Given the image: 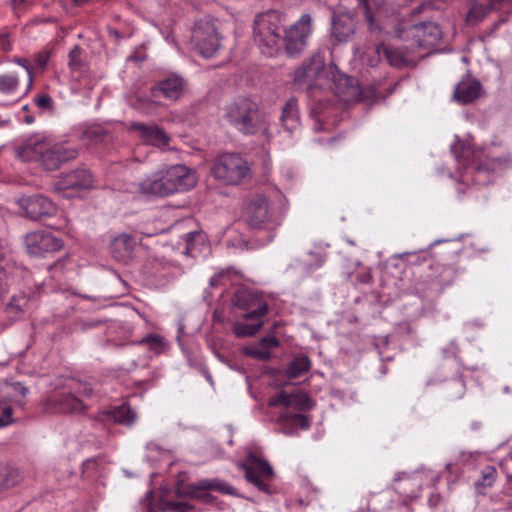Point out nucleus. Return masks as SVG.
<instances>
[{
	"instance_id": "1",
	"label": "nucleus",
	"mask_w": 512,
	"mask_h": 512,
	"mask_svg": "<svg viewBox=\"0 0 512 512\" xmlns=\"http://www.w3.org/2000/svg\"><path fill=\"white\" fill-rule=\"evenodd\" d=\"M196 185L195 174L184 165H173L134 185L132 192L140 195L168 196Z\"/></svg>"
},
{
	"instance_id": "2",
	"label": "nucleus",
	"mask_w": 512,
	"mask_h": 512,
	"mask_svg": "<svg viewBox=\"0 0 512 512\" xmlns=\"http://www.w3.org/2000/svg\"><path fill=\"white\" fill-rule=\"evenodd\" d=\"M224 119L244 135H256L261 132L269 137V125L265 115L256 102L249 98H240L224 108Z\"/></svg>"
},
{
	"instance_id": "3",
	"label": "nucleus",
	"mask_w": 512,
	"mask_h": 512,
	"mask_svg": "<svg viewBox=\"0 0 512 512\" xmlns=\"http://www.w3.org/2000/svg\"><path fill=\"white\" fill-rule=\"evenodd\" d=\"M285 23V14L278 10L272 9L256 15L253 37L262 54L273 57L280 51Z\"/></svg>"
},
{
	"instance_id": "4",
	"label": "nucleus",
	"mask_w": 512,
	"mask_h": 512,
	"mask_svg": "<svg viewBox=\"0 0 512 512\" xmlns=\"http://www.w3.org/2000/svg\"><path fill=\"white\" fill-rule=\"evenodd\" d=\"M18 156L24 161L38 162L45 170L53 171L78 156L76 148L63 145H50L45 141H30L18 150Z\"/></svg>"
},
{
	"instance_id": "5",
	"label": "nucleus",
	"mask_w": 512,
	"mask_h": 512,
	"mask_svg": "<svg viewBox=\"0 0 512 512\" xmlns=\"http://www.w3.org/2000/svg\"><path fill=\"white\" fill-rule=\"evenodd\" d=\"M213 176L228 185H238L250 176L247 161L237 153H223L213 163Z\"/></svg>"
},
{
	"instance_id": "6",
	"label": "nucleus",
	"mask_w": 512,
	"mask_h": 512,
	"mask_svg": "<svg viewBox=\"0 0 512 512\" xmlns=\"http://www.w3.org/2000/svg\"><path fill=\"white\" fill-rule=\"evenodd\" d=\"M238 466L244 471L247 482L260 491L269 492V482L274 478V470L267 460L257 452L249 451L245 461L240 462Z\"/></svg>"
},
{
	"instance_id": "7",
	"label": "nucleus",
	"mask_w": 512,
	"mask_h": 512,
	"mask_svg": "<svg viewBox=\"0 0 512 512\" xmlns=\"http://www.w3.org/2000/svg\"><path fill=\"white\" fill-rule=\"evenodd\" d=\"M313 31V19L310 14L301 15L288 29L284 30L282 43L287 55L294 57L304 51L307 46L308 38Z\"/></svg>"
},
{
	"instance_id": "8",
	"label": "nucleus",
	"mask_w": 512,
	"mask_h": 512,
	"mask_svg": "<svg viewBox=\"0 0 512 512\" xmlns=\"http://www.w3.org/2000/svg\"><path fill=\"white\" fill-rule=\"evenodd\" d=\"M211 490L222 494L237 495L236 489L233 486L219 479H203L196 483L187 484V486H184L179 481L177 492L179 495L188 496L190 500H200L208 503L213 500V496L209 493Z\"/></svg>"
},
{
	"instance_id": "9",
	"label": "nucleus",
	"mask_w": 512,
	"mask_h": 512,
	"mask_svg": "<svg viewBox=\"0 0 512 512\" xmlns=\"http://www.w3.org/2000/svg\"><path fill=\"white\" fill-rule=\"evenodd\" d=\"M325 74V64L322 58L313 56L294 71L293 82L298 89L311 90L325 85L322 81Z\"/></svg>"
},
{
	"instance_id": "10",
	"label": "nucleus",
	"mask_w": 512,
	"mask_h": 512,
	"mask_svg": "<svg viewBox=\"0 0 512 512\" xmlns=\"http://www.w3.org/2000/svg\"><path fill=\"white\" fill-rule=\"evenodd\" d=\"M192 40L204 57H211L220 47V38L213 21L200 20L192 31Z\"/></svg>"
},
{
	"instance_id": "11",
	"label": "nucleus",
	"mask_w": 512,
	"mask_h": 512,
	"mask_svg": "<svg viewBox=\"0 0 512 512\" xmlns=\"http://www.w3.org/2000/svg\"><path fill=\"white\" fill-rule=\"evenodd\" d=\"M245 221L252 229H264L273 222V211L268 198L262 194L253 196L245 209Z\"/></svg>"
},
{
	"instance_id": "12",
	"label": "nucleus",
	"mask_w": 512,
	"mask_h": 512,
	"mask_svg": "<svg viewBox=\"0 0 512 512\" xmlns=\"http://www.w3.org/2000/svg\"><path fill=\"white\" fill-rule=\"evenodd\" d=\"M233 303L236 307L247 311L243 315L246 320L262 318L268 313L267 302L257 291L240 289L235 293Z\"/></svg>"
},
{
	"instance_id": "13",
	"label": "nucleus",
	"mask_w": 512,
	"mask_h": 512,
	"mask_svg": "<svg viewBox=\"0 0 512 512\" xmlns=\"http://www.w3.org/2000/svg\"><path fill=\"white\" fill-rule=\"evenodd\" d=\"M24 242L27 253L32 256L56 252L63 247V241L60 238L44 230L27 233Z\"/></svg>"
},
{
	"instance_id": "14",
	"label": "nucleus",
	"mask_w": 512,
	"mask_h": 512,
	"mask_svg": "<svg viewBox=\"0 0 512 512\" xmlns=\"http://www.w3.org/2000/svg\"><path fill=\"white\" fill-rule=\"evenodd\" d=\"M18 203L26 216L33 220L51 217L57 211L56 205L49 198L39 194L23 196Z\"/></svg>"
},
{
	"instance_id": "15",
	"label": "nucleus",
	"mask_w": 512,
	"mask_h": 512,
	"mask_svg": "<svg viewBox=\"0 0 512 512\" xmlns=\"http://www.w3.org/2000/svg\"><path fill=\"white\" fill-rule=\"evenodd\" d=\"M88 406L75 393L62 392L49 397L45 403L50 413H83Z\"/></svg>"
},
{
	"instance_id": "16",
	"label": "nucleus",
	"mask_w": 512,
	"mask_h": 512,
	"mask_svg": "<svg viewBox=\"0 0 512 512\" xmlns=\"http://www.w3.org/2000/svg\"><path fill=\"white\" fill-rule=\"evenodd\" d=\"M142 504L147 509V512H185L193 509V506L188 501L170 500L166 495L155 494L153 491L147 493Z\"/></svg>"
},
{
	"instance_id": "17",
	"label": "nucleus",
	"mask_w": 512,
	"mask_h": 512,
	"mask_svg": "<svg viewBox=\"0 0 512 512\" xmlns=\"http://www.w3.org/2000/svg\"><path fill=\"white\" fill-rule=\"evenodd\" d=\"M364 9L365 20L371 33L381 32L379 18L387 15L388 4L385 0H358Z\"/></svg>"
},
{
	"instance_id": "18",
	"label": "nucleus",
	"mask_w": 512,
	"mask_h": 512,
	"mask_svg": "<svg viewBox=\"0 0 512 512\" xmlns=\"http://www.w3.org/2000/svg\"><path fill=\"white\" fill-rule=\"evenodd\" d=\"M93 185V177L87 169L71 171L54 184L56 190L88 189Z\"/></svg>"
},
{
	"instance_id": "19",
	"label": "nucleus",
	"mask_w": 512,
	"mask_h": 512,
	"mask_svg": "<svg viewBox=\"0 0 512 512\" xmlns=\"http://www.w3.org/2000/svg\"><path fill=\"white\" fill-rule=\"evenodd\" d=\"M184 80L176 75L167 77L151 87V97L158 98L163 95L170 100L179 99L184 91Z\"/></svg>"
},
{
	"instance_id": "20",
	"label": "nucleus",
	"mask_w": 512,
	"mask_h": 512,
	"mask_svg": "<svg viewBox=\"0 0 512 512\" xmlns=\"http://www.w3.org/2000/svg\"><path fill=\"white\" fill-rule=\"evenodd\" d=\"M129 127L131 130L138 131L140 133V137L151 145L166 147L170 142V137L157 125H146L139 122H131Z\"/></svg>"
},
{
	"instance_id": "21",
	"label": "nucleus",
	"mask_w": 512,
	"mask_h": 512,
	"mask_svg": "<svg viewBox=\"0 0 512 512\" xmlns=\"http://www.w3.org/2000/svg\"><path fill=\"white\" fill-rule=\"evenodd\" d=\"M356 22L352 14L339 13L332 19L331 35L339 43L347 41L355 32Z\"/></svg>"
},
{
	"instance_id": "22",
	"label": "nucleus",
	"mask_w": 512,
	"mask_h": 512,
	"mask_svg": "<svg viewBox=\"0 0 512 512\" xmlns=\"http://www.w3.org/2000/svg\"><path fill=\"white\" fill-rule=\"evenodd\" d=\"M136 247L135 238L128 233H121L115 236L110 243V249L113 257L123 263H127Z\"/></svg>"
},
{
	"instance_id": "23",
	"label": "nucleus",
	"mask_w": 512,
	"mask_h": 512,
	"mask_svg": "<svg viewBox=\"0 0 512 512\" xmlns=\"http://www.w3.org/2000/svg\"><path fill=\"white\" fill-rule=\"evenodd\" d=\"M419 47L429 48L437 45L441 40V30L435 23H419L412 27Z\"/></svg>"
},
{
	"instance_id": "24",
	"label": "nucleus",
	"mask_w": 512,
	"mask_h": 512,
	"mask_svg": "<svg viewBox=\"0 0 512 512\" xmlns=\"http://www.w3.org/2000/svg\"><path fill=\"white\" fill-rule=\"evenodd\" d=\"M335 84V93L344 102H355L360 99V89L356 85L354 78L346 75H339L338 78L333 76Z\"/></svg>"
},
{
	"instance_id": "25",
	"label": "nucleus",
	"mask_w": 512,
	"mask_h": 512,
	"mask_svg": "<svg viewBox=\"0 0 512 512\" xmlns=\"http://www.w3.org/2000/svg\"><path fill=\"white\" fill-rule=\"evenodd\" d=\"M481 84L478 80L467 77L459 82L454 89V98L461 104H468L480 95Z\"/></svg>"
},
{
	"instance_id": "26",
	"label": "nucleus",
	"mask_w": 512,
	"mask_h": 512,
	"mask_svg": "<svg viewBox=\"0 0 512 512\" xmlns=\"http://www.w3.org/2000/svg\"><path fill=\"white\" fill-rule=\"evenodd\" d=\"M24 479L19 468L5 462H0V491L19 485Z\"/></svg>"
},
{
	"instance_id": "27",
	"label": "nucleus",
	"mask_w": 512,
	"mask_h": 512,
	"mask_svg": "<svg viewBox=\"0 0 512 512\" xmlns=\"http://www.w3.org/2000/svg\"><path fill=\"white\" fill-rule=\"evenodd\" d=\"M20 73L9 71L0 75V94L6 96H20L24 91L20 89Z\"/></svg>"
},
{
	"instance_id": "28",
	"label": "nucleus",
	"mask_w": 512,
	"mask_h": 512,
	"mask_svg": "<svg viewBox=\"0 0 512 512\" xmlns=\"http://www.w3.org/2000/svg\"><path fill=\"white\" fill-rule=\"evenodd\" d=\"M278 423L285 434H292L296 428L308 429L310 425L307 416L294 413L281 414L278 418Z\"/></svg>"
},
{
	"instance_id": "29",
	"label": "nucleus",
	"mask_w": 512,
	"mask_h": 512,
	"mask_svg": "<svg viewBox=\"0 0 512 512\" xmlns=\"http://www.w3.org/2000/svg\"><path fill=\"white\" fill-rule=\"evenodd\" d=\"M376 53L380 58H384L389 65L396 68L406 67L409 61L399 49L385 45L383 43L376 47Z\"/></svg>"
},
{
	"instance_id": "30",
	"label": "nucleus",
	"mask_w": 512,
	"mask_h": 512,
	"mask_svg": "<svg viewBox=\"0 0 512 512\" xmlns=\"http://www.w3.org/2000/svg\"><path fill=\"white\" fill-rule=\"evenodd\" d=\"M280 121L288 132H292L298 127V106L296 99L291 98L285 103L282 108Z\"/></svg>"
},
{
	"instance_id": "31",
	"label": "nucleus",
	"mask_w": 512,
	"mask_h": 512,
	"mask_svg": "<svg viewBox=\"0 0 512 512\" xmlns=\"http://www.w3.org/2000/svg\"><path fill=\"white\" fill-rule=\"evenodd\" d=\"M29 298L25 293L13 295L5 307L7 316L11 319H20L28 306Z\"/></svg>"
},
{
	"instance_id": "32",
	"label": "nucleus",
	"mask_w": 512,
	"mask_h": 512,
	"mask_svg": "<svg viewBox=\"0 0 512 512\" xmlns=\"http://www.w3.org/2000/svg\"><path fill=\"white\" fill-rule=\"evenodd\" d=\"M311 360L306 355L295 356L285 369V376L289 379L297 378L307 373L311 368Z\"/></svg>"
},
{
	"instance_id": "33",
	"label": "nucleus",
	"mask_w": 512,
	"mask_h": 512,
	"mask_svg": "<svg viewBox=\"0 0 512 512\" xmlns=\"http://www.w3.org/2000/svg\"><path fill=\"white\" fill-rule=\"evenodd\" d=\"M108 414L115 423L126 426H131L136 419V413L125 403L113 408Z\"/></svg>"
},
{
	"instance_id": "34",
	"label": "nucleus",
	"mask_w": 512,
	"mask_h": 512,
	"mask_svg": "<svg viewBox=\"0 0 512 512\" xmlns=\"http://www.w3.org/2000/svg\"><path fill=\"white\" fill-rule=\"evenodd\" d=\"M394 481L401 482V485L396 489L401 493H406L408 495L418 492L421 488L419 475L401 473L396 475Z\"/></svg>"
},
{
	"instance_id": "35",
	"label": "nucleus",
	"mask_w": 512,
	"mask_h": 512,
	"mask_svg": "<svg viewBox=\"0 0 512 512\" xmlns=\"http://www.w3.org/2000/svg\"><path fill=\"white\" fill-rule=\"evenodd\" d=\"M507 160H502L500 158L493 160H485L479 162L473 169L475 170L474 181L477 184H485L486 180L481 179L480 176L482 174H489L490 172L496 170L498 167L502 166Z\"/></svg>"
},
{
	"instance_id": "36",
	"label": "nucleus",
	"mask_w": 512,
	"mask_h": 512,
	"mask_svg": "<svg viewBox=\"0 0 512 512\" xmlns=\"http://www.w3.org/2000/svg\"><path fill=\"white\" fill-rule=\"evenodd\" d=\"M313 406L314 402L305 392L297 391L295 393H288V407L308 411L312 409Z\"/></svg>"
},
{
	"instance_id": "37",
	"label": "nucleus",
	"mask_w": 512,
	"mask_h": 512,
	"mask_svg": "<svg viewBox=\"0 0 512 512\" xmlns=\"http://www.w3.org/2000/svg\"><path fill=\"white\" fill-rule=\"evenodd\" d=\"M255 322L252 324H245L241 322H237L233 326L234 334L239 337H250L255 335L258 330L262 327L263 321L262 318L254 319Z\"/></svg>"
},
{
	"instance_id": "38",
	"label": "nucleus",
	"mask_w": 512,
	"mask_h": 512,
	"mask_svg": "<svg viewBox=\"0 0 512 512\" xmlns=\"http://www.w3.org/2000/svg\"><path fill=\"white\" fill-rule=\"evenodd\" d=\"M496 473V469L492 466H487L482 471L481 478L475 483V487L479 493L484 494L485 489L493 485L496 479Z\"/></svg>"
},
{
	"instance_id": "39",
	"label": "nucleus",
	"mask_w": 512,
	"mask_h": 512,
	"mask_svg": "<svg viewBox=\"0 0 512 512\" xmlns=\"http://www.w3.org/2000/svg\"><path fill=\"white\" fill-rule=\"evenodd\" d=\"M139 344L146 345L156 354H160L166 347L164 337L157 334H150L139 341Z\"/></svg>"
},
{
	"instance_id": "40",
	"label": "nucleus",
	"mask_w": 512,
	"mask_h": 512,
	"mask_svg": "<svg viewBox=\"0 0 512 512\" xmlns=\"http://www.w3.org/2000/svg\"><path fill=\"white\" fill-rule=\"evenodd\" d=\"M202 239V235L199 231H192L184 236L186 247L183 253L186 256H194L195 245Z\"/></svg>"
},
{
	"instance_id": "41",
	"label": "nucleus",
	"mask_w": 512,
	"mask_h": 512,
	"mask_svg": "<svg viewBox=\"0 0 512 512\" xmlns=\"http://www.w3.org/2000/svg\"><path fill=\"white\" fill-rule=\"evenodd\" d=\"M13 62L21 65L24 69V71H20V77H26L27 78V87L24 89V94H26L32 87V84H33V72H32V68L30 67L29 65V61L25 58H14L13 59Z\"/></svg>"
},
{
	"instance_id": "42",
	"label": "nucleus",
	"mask_w": 512,
	"mask_h": 512,
	"mask_svg": "<svg viewBox=\"0 0 512 512\" xmlns=\"http://www.w3.org/2000/svg\"><path fill=\"white\" fill-rule=\"evenodd\" d=\"M244 353L261 361H267L271 358V351H268L267 348H263L260 344H258L257 347L245 348Z\"/></svg>"
},
{
	"instance_id": "43",
	"label": "nucleus",
	"mask_w": 512,
	"mask_h": 512,
	"mask_svg": "<svg viewBox=\"0 0 512 512\" xmlns=\"http://www.w3.org/2000/svg\"><path fill=\"white\" fill-rule=\"evenodd\" d=\"M68 260H69V257L65 256L49 266V271L51 273L52 279L57 280V281L61 279V276L64 274V270H65Z\"/></svg>"
},
{
	"instance_id": "44",
	"label": "nucleus",
	"mask_w": 512,
	"mask_h": 512,
	"mask_svg": "<svg viewBox=\"0 0 512 512\" xmlns=\"http://www.w3.org/2000/svg\"><path fill=\"white\" fill-rule=\"evenodd\" d=\"M82 48L79 45H75L69 52V67L72 70H78L82 67Z\"/></svg>"
},
{
	"instance_id": "45",
	"label": "nucleus",
	"mask_w": 512,
	"mask_h": 512,
	"mask_svg": "<svg viewBox=\"0 0 512 512\" xmlns=\"http://www.w3.org/2000/svg\"><path fill=\"white\" fill-rule=\"evenodd\" d=\"M71 388L73 389L72 393H75L78 397L89 398L93 394V389L88 384L82 383L81 381L74 382Z\"/></svg>"
},
{
	"instance_id": "46",
	"label": "nucleus",
	"mask_w": 512,
	"mask_h": 512,
	"mask_svg": "<svg viewBox=\"0 0 512 512\" xmlns=\"http://www.w3.org/2000/svg\"><path fill=\"white\" fill-rule=\"evenodd\" d=\"M0 413V427H6L14 422L13 408L9 405L1 407Z\"/></svg>"
},
{
	"instance_id": "47",
	"label": "nucleus",
	"mask_w": 512,
	"mask_h": 512,
	"mask_svg": "<svg viewBox=\"0 0 512 512\" xmlns=\"http://www.w3.org/2000/svg\"><path fill=\"white\" fill-rule=\"evenodd\" d=\"M485 15V8L482 5L475 4L468 13V19L473 22H479L485 17Z\"/></svg>"
},
{
	"instance_id": "48",
	"label": "nucleus",
	"mask_w": 512,
	"mask_h": 512,
	"mask_svg": "<svg viewBox=\"0 0 512 512\" xmlns=\"http://www.w3.org/2000/svg\"><path fill=\"white\" fill-rule=\"evenodd\" d=\"M268 405L271 407L282 405L284 407H288V393L285 391H281L277 393L275 396L271 397L268 401Z\"/></svg>"
},
{
	"instance_id": "49",
	"label": "nucleus",
	"mask_w": 512,
	"mask_h": 512,
	"mask_svg": "<svg viewBox=\"0 0 512 512\" xmlns=\"http://www.w3.org/2000/svg\"><path fill=\"white\" fill-rule=\"evenodd\" d=\"M154 103H156V98L151 97V95L149 97L137 96L136 102L133 104V106L139 111H145L146 108Z\"/></svg>"
},
{
	"instance_id": "50",
	"label": "nucleus",
	"mask_w": 512,
	"mask_h": 512,
	"mask_svg": "<svg viewBox=\"0 0 512 512\" xmlns=\"http://www.w3.org/2000/svg\"><path fill=\"white\" fill-rule=\"evenodd\" d=\"M309 256L311 260L306 262V267L309 270L322 266L325 261L324 255L318 252H310Z\"/></svg>"
},
{
	"instance_id": "51",
	"label": "nucleus",
	"mask_w": 512,
	"mask_h": 512,
	"mask_svg": "<svg viewBox=\"0 0 512 512\" xmlns=\"http://www.w3.org/2000/svg\"><path fill=\"white\" fill-rule=\"evenodd\" d=\"M35 103H36L37 107H39L41 109H50V108H52L53 102H52V98L49 95L43 94L35 99Z\"/></svg>"
},
{
	"instance_id": "52",
	"label": "nucleus",
	"mask_w": 512,
	"mask_h": 512,
	"mask_svg": "<svg viewBox=\"0 0 512 512\" xmlns=\"http://www.w3.org/2000/svg\"><path fill=\"white\" fill-rule=\"evenodd\" d=\"M260 346H262L263 348H267L268 351H270L271 349L279 346V341L276 337L274 336H268V337H263L260 342H259Z\"/></svg>"
},
{
	"instance_id": "53",
	"label": "nucleus",
	"mask_w": 512,
	"mask_h": 512,
	"mask_svg": "<svg viewBox=\"0 0 512 512\" xmlns=\"http://www.w3.org/2000/svg\"><path fill=\"white\" fill-rule=\"evenodd\" d=\"M0 49L4 52H9L12 50V44L10 42L8 34L6 33H0Z\"/></svg>"
},
{
	"instance_id": "54",
	"label": "nucleus",
	"mask_w": 512,
	"mask_h": 512,
	"mask_svg": "<svg viewBox=\"0 0 512 512\" xmlns=\"http://www.w3.org/2000/svg\"><path fill=\"white\" fill-rule=\"evenodd\" d=\"M86 136L91 140H102L106 136L104 130H88L85 132Z\"/></svg>"
},
{
	"instance_id": "55",
	"label": "nucleus",
	"mask_w": 512,
	"mask_h": 512,
	"mask_svg": "<svg viewBox=\"0 0 512 512\" xmlns=\"http://www.w3.org/2000/svg\"><path fill=\"white\" fill-rule=\"evenodd\" d=\"M48 59V53H38L35 58L37 65L41 68H44L46 66Z\"/></svg>"
},
{
	"instance_id": "56",
	"label": "nucleus",
	"mask_w": 512,
	"mask_h": 512,
	"mask_svg": "<svg viewBox=\"0 0 512 512\" xmlns=\"http://www.w3.org/2000/svg\"><path fill=\"white\" fill-rule=\"evenodd\" d=\"M11 387L16 393H19L22 396H26L28 393V389L19 382L12 384Z\"/></svg>"
},
{
	"instance_id": "57",
	"label": "nucleus",
	"mask_w": 512,
	"mask_h": 512,
	"mask_svg": "<svg viewBox=\"0 0 512 512\" xmlns=\"http://www.w3.org/2000/svg\"><path fill=\"white\" fill-rule=\"evenodd\" d=\"M26 1L27 0H11V6L14 10H18L26 3Z\"/></svg>"
},
{
	"instance_id": "58",
	"label": "nucleus",
	"mask_w": 512,
	"mask_h": 512,
	"mask_svg": "<svg viewBox=\"0 0 512 512\" xmlns=\"http://www.w3.org/2000/svg\"><path fill=\"white\" fill-rule=\"evenodd\" d=\"M312 113L317 114V115L323 113V108H322V102L321 101H319L318 104L315 107L312 108Z\"/></svg>"
},
{
	"instance_id": "59",
	"label": "nucleus",
	"mask_w": 512,
	"mask_h": 512,
	"mask_svg": "<svg viewBox=\"0 0 512 512\" xmlns=\"http://www.w3.org/2000/svg\"><path fill=\"white\" fill-rule=\"evenodd\" d=\"M440 500V496L439 495H432L429 499V502H430V506L431 507H435L436 503Z\"/></svg>"
},
{
	"instance_id": "60",
	"label": "nucleus",
	"mask_w": 512,
	"mask_h": 512,
	"mask_svg": "<svg viewBox=\"0 0 512 512\" xmlns=\"http://www.w3.org/2000/svg\"><path fill=\"white\" fill-rule=\"evenodd\" d=\"M182 476H185V473L179 474V477H182ZM179 481H180L184 486H187L186 484H184V480H183V478H178V479H177V482H179ZM177 489H178V483H176V490H177ZM176 494H177V496H179V497H187V498H189L188 496H185V495H179L177 491H176Z\"/></svg>"
},
{
	"instance_id": "61",
	"label": "nucleus",
	"mask_w": 512,
	"mask_h": 512,
	"mask_svg": "<svg viewBox=\"0 0 512 512\" xmlns=\"http://www.w3.org/2000/svg\"><path fill=\"white\" fill-rule=\"evenodd\" d=\"M109 34L111 36H114L117 40H120L122 38L121 34L119 31L115 30V29H110L109 30Z\"/></svg>"
},
{
	"instance_id": "62",
	"label": "nucleus",
	"mask_w": 512,
	"mask_h": 512,
	"mask_svg": "<svg viewBox=\"0 0 512 512\" xmlns=\"http://www.w3.org/2000/svg\"><path fill=\"white\" fill-rule=\"evenodd\" d=\"M96 463V459H88L84 462V467L89 468L92 464Z\"/></svg>"
},
{
	"instance_id": "63",
	"label": "nucleus",
	"mask_w": 512,
	"mask_h": 512,
	"mask_svg": "<svg viewBox=\"0 0 512 512\" xmlns=\"http://www.w3.org/2000/svg\"><path fill=\"white\" fill-rule=\"evenodd\" d=\"M412 255H413L412 253L406 252V253L398 255V258L403 260L405 257L412 256Z\"/></svg>"
},
{
	"instance_id": "64",
	"label": "nucleus",
	"mask_w": 512,
	"mask_h": 512,
	"mask_svg": "<svg viewBox=\"0 0 512 512\" xmlns=\"http://www.w3.org/2000/svg\"><path fill=\"white\" fill-rule=\"evenodd\" d=\"M86 0H74V2L78 5L84 3Z\"/></svg>"
}]
</instances>
